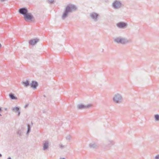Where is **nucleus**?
I'll return each mask as SVG.
<instances>
[{"mask_svg":"<svg viewBox=\"0 0 159 159\" xmlns=\"http://www.w3.org/2000/svg\"><path fill=\"white\" fill-rule=\"evenodd\" d=\"M31 131V127L30 124L27 125V130L26 132V134L28 135L30 132Z\"/></svg>","mask_w":159,"mask_h":159,"instance_id":"obj_18","label":"nucleus"},{"mask_svg":"<svg viewBox=\"0 0 159 159\" xmlns=\"http://www.w3.org/2000/svg\"><path fill=\"white\" fill-rule=\"evenodd\" d=\"M155 159H159V155L156 156L155 157Z\"/></svg>","mask_w":159,"mask_h":159,"instance_id":"obj_24","label":"nucleus"},{"mask_svg":"<svg viewBox=\"0 0 159 159\" xmlns=\"http://www.w3.org/2000/svg\"><path fill=\"white\" fill-rule=\"evenodd\" d=\"M155 120L157 121H159V115L156 114L154 115Z\"/></svg>","mask_w":159,"mask_h":159,"instance_id":"obj_19","label":"nucleus"},{"mask_svg":"<svg viewBox=\"0 0 159 159\" xmlns=\"http://www.w3.org/2000/svg\"><path fill=\"white\" fill-rule=\"evenodd\" d=\"M2 47V45L0 43V48H1V47Z\"/></svg>","mask_w":159,"mask_h":159,"instance_id":"obj_33","label":"nucleus"},{"mask_svg":"<svg viewBox=\"0 0 159 159\" xmlns=\"http://www.w3.org/2000/svg\"><path fill=\"white\" fill-rule=\"evenodd\" d=\"M22 131L20 129L18 130L17 131V134L19 136H22Z\"/></svg>","mask_w":159,"mask_h":159,"instance_id":"obj_20","label":"nucleus"},{"mask_svg":"<svg viewBox=\"0 0 159 159\" xmlns=\"http://www.w3.org/2000/svg\"><path fill=\"white\" fill-rule=\"evenodd\" d=\"M66 140L70 141L71 139V136L70 135H67L66 137Z\"/></svg>","mask_w":159,"mask_h":159,"instance_id":"obj_22","label":"nucleus"},{"mask_svg":"<svg viewBox=\"0 0 159 159\" xmlns=\"http://www.w3.org/2000/svg\"><path fill=\"white\" fill-rule=\"evenodd\" d=\"M59 147H60V148L61 149L65 147L64 146H63V145H62V144L59 145Z\"/></svg>","mask_w":159,"mask_h":159,"instance_id":"obj_23","label":"nucleus"},{"mask_svg":"<svg viewBox=\"0 0 159 159\" xmlns=\"http://www.w3.org/2000/svg\"><path fill=\"white\" fill-rule=\"evenodd\" d=\"M89 148L93 149H96L98 148V145L95 143H91L89 145Z\"/></svg>","mask_w":159,"mask_h":159,"instance_id":"obj_13","label":"nucleus"},{"mask_svg":"<svg viewBox=\"0 0 159 159\" xmlns=\"http://www.w3.org/2000/svg\"><path fill=\"white\" fill-rule=\"evenodd\" d=\"M20 110V108L19 107H16L13 108L11 110L14 112H17Z\"/></svg>","mask_w":159,"mask_h":159,"instance_id":"obj_17","label":"nucleus"},{"mask_svg":"<svg viewBox=\"0 0 159 159\" xmlns=\"http://www.w3.org/2000/svg\"><path fill=\"white\" fill-rule=\"evenodd\" d=\"M49 148V143L48 141H46L43 144V149L46 150L48 149Z\"/></svg>","mask_w":159,"mask_h":159,"instance_id":"obj_14","label":"nucleus"},{"mask_svg":"<svg viewBox=\"0 0 159 159\" xmlns=\"http://www.w3.org/2000/svg\"><path fill=\"white\" fill-rule=\"evenodd\" d=\"M77 9V8L76 6L74 4H69L67 5L64 8V11L62 15V19L64 20L68 17L69 13L75 11Z\"/></svg>","mask_w":159,"mask_h":159,"instance_id":"obj_1","label":"nucleus"},{"mask_svg":"<svg viewBox=\"0 0 159 159\" xmlns=\"http://www.w3.org/2000/svg\"><path fill=\"white\" fill-rule=\"evenodd\" d=\"M0 116H2V115L0 113Z\"/></svg>","mask_w":159,"mask_h":159,"instance_id":"obj_35","label":"nucleus"},{"mask_svg":"<svg viewBox=\"0 0 159 159\" xmlns=\"http://www.w3.org/2000/svg\"><path fill=\"white\" fill-rule=\"evenodd\" d=\"M24 17L26 21H32L34 19V16L31 13L29 12Z\"/></svg>","mask_w":159,"mask_h":159,"instance_id":"obj_6","label":"nucleus"},{"mask_svg":"<svg viewBox=\"0 0 159 159\" xmlns=\"http://www.w3.org/2000/svg\"><path fill=\"white\" fill-rule=\"evenodd\" d=\"M17 112L18 113V116H19L20 115V110L18 111Z\"/></svg>","mask_w":159,"mask_h":159,"instance_id":"obj_25","label":"nucleus"},{"mask_svg":"<svg viewBox=\"0 0 159 159\" xmlns=\"http://www.w3.org/2000/svg\"><path fill=\"white\" fill-rule=\"evenodd\" d=\"M6 0H0V1L2 2H4Z\"/></svg>","mask_w":159,"mask_h":159,"instance_id":"obj_29","label":"nucleus"},{"mask_svg":"<svg viewBox=\"0 0 159 159\" xmlns=\"http://www.w3.org/2000/svg\"><path fill=\"white\" fill-rule=\"evenodd\" d=\"M28 106H29V104H26V105H25V107H24V108H26L27 107H28Z\"/></svg>","mask_w":159,"mask_h":159,"instance_id":"obj_26","label":"nucleus"},{"mask_svg":"<svg viewBox=\"0 0 159 159\" xmlns=\"http://www.w3.org/2000/svg\"><path fill=\"white\" fill-rule=\"evenodd\" d=\"M114 42L117 44H125L128 43V40L126 38L121 37H116L114 39Z\"/></svg>","mask_w":159,"mask_h":159,"instance_id":"obj_2","label":"nucleus"},{"mask_svg":"<svg viewBox=\"0 0 159 159\" xmlns=\"http://www.w3.org/2000/svg\"><path fill=\"white\" fill-rule=\"evenodd\" d=\"M116 25L119 28L124 29L127 26V24L123 22H120L116 24Z\"/></svg>","mask_w":159,"mask_h":159,"instance_id":"obj_8","label":"nucleus"},{"mask_svg":"<svg viewBox=\"0 0 159 159\" xmlns=\"http://www.w3.org/2000/svg\"><path fill=\"white\" fill-rule=\"evenodd\" d=\"M18 12L24 16L29 12L26 7H23L19 9Z\"/></svg>","mask_w":159,"mask_h":159,"instance_id":"obj_7","label":"nucleus"},{"mask_svg":"<svg viewBox=\"0 0 159 159\" xmlns=\"http://www.w3.org/2000/svg\"><path fill=\"white\" fill-rule=\"evenodd\" d=\"M2 111V109L1 107H0V112Z\"/></svg>","mask_w":159,"mask_h":159,"instance_id":"obj_27","label":"nucleus"},{"mask_svg":"<svg viewBox=\"0 0 159 159\" xmlns=\"http://www.w3.org/2000/svg\"><path fill=\"white\" fill-rule=\"evenodd\" d=\"M90 16L91 18L95 21H97L98 20V18L99 16V14L93 12L90 14Z\"/></svg>","mask_w":159,"mask_h":159,"instance_id":"obj_9","label":"nucleus"},{"mask_svg":"<svg viewBox=\"0 0 159 159\" xmlns=\"http://www.w3.org/2000/svg\"><path fill=\"white\" fill-rule=\"evenodd\" d=\"M30 86L33 89H35L38 86V84L36 81L33 80L30 84Z\"/></svg>","mask_w":159,"mask_h":159,"instance_id":"obj_12","label":"nucleus"},{"mask_svg":"<svg viewBox=\"0 0 159 159\" xmlns=\"http://www.w3.org/2000/svg\"><path fill=\"white\" fill-rule=\"evenodd\" d=\"M7 159H12L10 157H8L7 158Z\"/></svg>","mask_w":159,"mask_h":159,"instance_id":"obj_28","label":"nucleus"},{"mask_svg":"<svg viewBox=\"0 0 159 159\" xmlns=\"http://www.w3.org/2000/svg\"><path fill=\"white\" fill-rule=\"evenodd\" d=\"M9 96L11 100H17V98L15 96V94L12 93L9 94Z\"/></svg>","mask_w":159,"mask_h":159,"instance_id":"obj_16","label":"nucleus"},{"mask_svg":"<svg viewBox=\"0 0 159 159\" xmlns=\"http://www.w3.org/2000/svg\"><path fill=\"white\" fill-rule=\"evenodd\" d=\"M114 142L113 141L108 140L106 143L103 144L102 148L108 150L114 144Z\"/></svg>","mask_w":159,"mask_h":159,"instance_id":"obj_3","label":"nucleus"},{"mask_svg":"<svg viewBox=\"0 0 159 159\" xmlns=\"http://www.w3.org/2000/svg\"><path fill=\"white\" fill-rule=\"evenodd\" d=\"M48 2L50 4H52L54 2V0H47Z\"/></svg>","mask_w":159,"mask_h":159,"instance_id":"obj_21","label":"nucleus"},{"mask_svg":"<svg viewBox=\"0 0 159 159\" xmlns=\"http://www.w3.org/2000/svg\"><path fill=\"white\" fill-rule=\"evenodd\" d=\"M60 159H65V158H60Z\"/></svg>","mask_w":159,"mask_h":159,"instance_id":"obj_32","label":"nucleus"},{"mask_svg":"<svg viewBox=\"0 0 159 159\" xmlns=\"http://www.w3.org/2000/svg\"><path fill=\"white\" fill-rule=\"evenodd\" d=\"M39 41L38 39L36 38L30 40L29 42V43L31 45H35Z\"/></svg>","mask_w":159,"mask_h":159,"instance_id":"obj_11","label":"nucleus"},{"mask_svg":"<svg viewBox=\"0 0 159 159\" xmlns=\"http://www.w3.org/2000/svg\"><path fill=\"white\" fill-rule=\"evenodd\" d=\"M91 106V105L90 104L84 105L83 104H79L77 106V108L78 109L82 110L83 109H85L89 108Z\"/></svg>","mask_w":159,"mask_h":159,"instance_id":"obj_10","label":"nucleus"},{"mask_svg":"<svg viewBox=\"0 0 159 159\" xmlns=\"http://www.w3.org/2000/svg\"><path fill=\"white\" fill-rule=\"evenodd\" d=\"M4 110L5 111L7 110V108H4Z\"/></svg>","mask_w":159,"mask_h":159,"instance_id":"obj_31","label":"nucleus"},{"mask_svg":"<svg viewBox=\"0 0 159 159\" xmlns=\"http://www.w3.org/2000/svg\"><path fill=\"white\" fill-rule=\"evenodd\" d=\"M122 6V3L120 1L116 0L112 3V6L113 8L115 9H118L120 8Z\"/></svg>","mask_w":159,"mask_h":159,"instance_id":"obj_5","label":"nucleus"},{"mask_svg":"<svg viewBox=\"0 0 159 159\" xmlns=\"http://www.w3.org/2000/svg\"><path fill=\"white\" fill-rule=\"evenodd\" d=\"M113 100L114 102L116 103H119L121 102L122 100V96L119 93L116 94L113 98Z\"/></svg>","mask_w":159,"mask_h":159,"instance_id":"obj_4","label":"nucleus"},{"mask_svg":"<svg viewBox=\"0 0 159 159\" xmlns=\"http://www.w3.org/2000/svg\"><path fill=\"white\" fill-rule=\"evenodd\" d=\"M2 155L0 153V157H2Z\"/></svg>","mask_w":159,"mask_h":159,"instance_id":"obj_30","label":"nucleus"},{"mask_svg":"<svg viewBox=\"0 0 159 159\" xmlns=\"http://www.w3.org/2000/svg\"><path fill=\"white\" fill-rule=\"evenodd\" d=\"M22 84L25 87H28L29 86H30V81L28 79H27L26 81H23L22 82Z\"/></svg>","mask_w":159,"mask_h":159,"instance_id":"obj_15","label":"nucleus"},{"mask_svg":"<svg viewBox=\"0 0 159 159\" xmlns=\"http://www.w3.org/2000/svg\"><path fill=\"white\" fill-rule=\"evenodd\" d=\"M43 96L44 97H46V96L45 95H43Z\"/></svg>","mask_w":159,"mask_h":159,"instance_id":"obj_34","label":"nucleus"}]
</instances>
